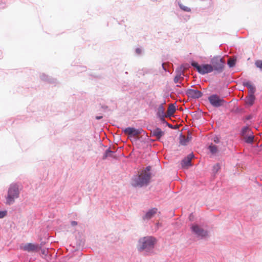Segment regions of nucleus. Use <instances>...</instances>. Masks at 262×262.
Here are the masks:
<instances>
[{
  "instance_id": "obj_10",
  "label": "nucleus",
  "mask_w": 262,
  "mask_h": 262,
  "mask_svg": "<svg viewBox=\"0 0 262 262\" xmlns=\"http://www.w3.org/2000/svg\"><path fill=\"white\" fill-rule=\"evenodd\" d=\"M194 155L193 154L188 155L185 159L182 161V167L183 168H188L189 166H191V161Z\"/></svg>"
},
{
  "instance_id": "obj_19",
  "label": "nucleus",
  "mask_w": 262,
  "mask_h": 262,
  "mask_svg": "<svg viewBox=\"0 0 262 262\" xmlns=\"http://www.w3.org/2000/svg\"><path fill=\"white\" fill-rule=\"evenodd\" d=\"M251 134H252L243 137L246 142L248 143H252L253 142L254 136Z\"/></svg>"
},
{
  "instance_id": "obj_29",
  "label": "nucleus",
  "mask_w": 262,
  "mask_h": 262,
  "mask_svg": "<svg viewBox=\"0 0 262 262\" xmlns=\"http://www.w3.org/2000/svg\"><path fill=\"white\" fill-rule=\"evenodd\" d=\"M71 225H72V226H76V225H77V223L76 221H72V222H71Z\"/></svg>"
},
{
  "instance_id": "obj_5",
  "label": "nucleus",
  "mask_w": 262,
  "mask_h": 262,
  "mask_svg": "<svg viewBox=\"0 0 262 262\" xmlns=\"http://www.w3.org/2000/svg\"><path fill=\"white\" fill-rule=\"evenodd\" d=\"M225 60L223 58L220 57H214L211 59L213 70H215L219 72H222L225 64Z\"/></svg>"
},
{
  "instance_id": "obj_4",
  "label": "nucleus",
  "mask_w": 262,
  "mask_h": 262,
  "mask_svg": "<svg viewBox=\"0 0 262 262\" xmlns=\"http://www.w3.org/2000/svg\"><path fill=\"white\" fill-rule=\"evenodd\" d=\"M191 65L196 71L200 74L204 75L208 73H210L213 71V67L211 65L208 64L199 65L196 62H192Z\"/></svg>"
},
{
  "instance_id": "obj_17",
  "label": "nucleus",
  "mask_w": 262,
  "mask_h": 262,
  "mask_svg": "<svg viewBox=\"0 0 262 262\" xmlns=\"http://www.w3.org/2000/svg\"><path fill=\"white\" fill-rule=\"evenodd\" d=\"M165 108L162 104L159 105L158 109V114L160 117L164 118V117H167L165 114Z\"/></svg>"
},
{
  "instance_id": "obj_15",
  "label": "nucleus",
  "mask_w": 262,
  "mask_h": 262,
  "mask_svg": "<svg viewBox=\"0 0 262 262\" xmlns=\"http://www.w3.org/2000/svg\"><path fill=\"white\" fill-rule=\"evenodd\" d=\"M255 99V98L254 95L249 94L248 96L245 99V103L251 106L254 103Z\"/></svg>"
},
{
  "instance_id": "obj_34",
  "label": "nucleus",
  "mask_w": 262,
  "mask_h": 262,
  "mask_svg": "<svg viewBox=\"0 0 262 262\" xmlns=\"http://www.w3.org/2000/svg\"><path fill=\"white\" fill-rule=\"evenodd\" d=\"M214 141L215 142H218V139L217 138H216V139H214Z\"/></svg>"
},
{
  "instance_id": "obj_12",
  "label": "nucleus",
  "mask_w": 262,
  "mask_h": 262,
  "mask_svg": "<svg viewBox=\"0 0 262 262\" xmlns=\"http://www.w3.org/2000/svg\"><path fill=\"white\" fill-rule=\"evenodd\" d=\"M244 85L246 86L249 90V94L254 95L256 89L255 86L250 81H246L244 83Z\"/></svg>"
},
{
  "instance_id": "obj_8",
  "label": "nucleus",
  "mask_w": 262,
  "mask_h": 262,
  "mask_svg": "<svg viewBox=\"0 0 262 262\" xmlns=\"http://www.w3.org/2000/svg\"><path fill=\"white\" fill-rule=\"evenodd\" d=\"M186 94L189 98L198 99L203 95L202 93L198 90L188 89L186 91Z\"/></svg>"
},
{
  "instance_id": "obj_32",
  "label": "nucleus",
  "mask_w": 262,
  "mask_h": 262,
  "mask_svg": "<svg viewBox=\"0 0 262 262\" xmlns=\"http://www.w3.org/2000/svg\"><path fill=\"white\" fill-rule=\"evenodd\" d=\"M219 168H220V167H219V165H218V164H217V165H216L214 166V169H216V170H217L218 169H219Z\"/></svg>"
},
{
  "instance_id": "obj_28",
  "label": "nucleus",
  "mask_w": 262,
  "mask_h": 262,
  "mask_svg": "<svg viewBox=\"0 0 262 262\" xmlns=\"http://www.w3.org/2000/svg\"><path fill=\"white\" fill-rule=\"evenodd\" d=\"M136 52L138 54H140L142 52V50L140 48H137L136 50Z\"/></svg>"
},
{
  "instance_id": "obj_20",
  "label": "nucleus",
  "mask_w": 262,
  "mask_h": 262,
  "mask_svg": "<svg viewBox=\"0 0 262 262\" xmlns=\"http://www.w3.org/2000/svg\"><path fill=\"white\" fill-rule=\"evenodd\" d=\"M208 148L210 150V151L212 154H216L217 151H218V149H217V147L215 146V145H210L209 147H208Z\"/></svg>"
},
{
  "instance_id": "obj_30",
  "label": "nucleus",
  "mask_w": 262,
  "mask_h": 262,
  "mask_svg": "<svg viewBox=\"0 0 262 262\" xmlns=\"http://www.w3.org/2000/svg\"><path fill=\"white\" fill-rule=\"evenodd\" d=\"M191 137L190 135H188V136H187V139H186L187 140V142L190 140H191Z\"/></svg>"
},
{
  "instance_id": "obj_26",
  "label": "nucleus",
  "mask_w": 262,
  "mask_h": 262,
  "mask_svg": "<svg viewBox=\"0 0 262 262\" xmlns=\"http://www.w3.org/2000/svg\"><path fill=\"white\" fill-rule=\"evenodd\" d=\"M6 215V212L5 211H0V219L3 218Z\"/></svg>"
},
{
  "instance_id": "obj_13",
  "label": "nucleus",
  "mask_w": 262,
  "mask_h": 262,
  "mask_svg": "<svg viewBox=\"0 0 262 262\" xmlns=\"http://www.w3.org/2000/svg\"><path fill=\"white\" fill-rule=\"evenodd\" d=\"M157 209L156 208H153L149 210L143 217L144 220H149L151 219L154 215H155L157 212Z\"/></svg>"
},
{
  "instance_id": "obj_16",
  "label": "nucleus",
  "mask_w": 262,
  "mask_h": 262,
  "mask_svg": "<svg viewBox=\"0 0 262 262\" xmlns=\"http://www.w3.org/2000/svg\"><path fill=\"white\" fill-rule=\"evenodd\" d=\"M176 111V107L174 104H170L168 108V110L167 111V115L166 116L168 117H170L172 116Z\"/></svg>"
},
{
  "instance_id": "obj_1",
  "label": "nucleus",
  "mask_w": 262,
  "mask_h": 262,
  "mask_svg": "<svg viewBox=\"0 0 262 262\" xmlns=\"http://www.w3.org/2000/svg\"><path fill=\"white\" fill-rule=\"evenodd\" d=\"M151 169L150 166H147L133 181V185L135 187H142L147 185L150 180L151 174L149 172Z\"/></svg>"
},
{
  "instance_id": "obj_11",
  "label": "nucleus",
  "mask_w": 262,
  "mask_h": 262,
  "mask_svg": "<svg viewBox=\"0 0 262 262\" xmlns=\"http://www.w3.org/2000/svg\"><path fill=\"white\" fill-rule=\"evenodd\" d=\"M125 134L130 136H137L140 134L139 130L133 127H127L123 130Z\"/></svg>"
},
{
  "instance_id": "obj_18",
  "label": "nucleus",
  "mask_w": 262,
  "mask_h": 262,
  "mask_svg": "<svg viewBox=\"0 0 262 262\" xmlns=\"http://www.w3.org/2000/svg\"><path fill=\"white\" fill-rule=\"evenodd\" d=\"M252 134V132L251 129L247 126L244 127L243 128L242 130V136L243 137H244L247 135H249L250 134Z\"/></svg>"
},
{
  "instance_id": "obj_2",
  "label": "nucleus",
  "mask_w": 262,
  "mask_h": 262,
  "mask_svg": "<svg viewBox=\"0 0 262 262\" xmlns=\"http://www.w3.org/2000/svg\"><path fill=\"white\" fill-rule=\"evenodd\" d=\"M156 242V239L152 236H147L141 238L139 241V245L138 247V250L140 251L143 250L149 251L154 248Z\"/></svg>"
},
{
  "instance_id": "obj_7",
  "label": "nucleus",
  "mask_w": 262,
  "mask_h": 262,
  "mask_svg": "<svg viewBox=\"0 0 262 262\" xmlns=\"http://www.w3.org/2000/svg\"><path fill=\"white\" fill-rule=\"evenodd\" d=\"M191 229L192 231L198 236L203 237L207 235V232L197 225H192L191 227Z\"/></svg>"
},
{
  "instance_id": "obj_9",
  "label": "nucleus",
  "mask_w": 262,
  "mask_h": 262,
  "mask_svg": "<svg viewBox=\"0 0 262 262\" xmlns=\"http://www.w3.org/2000/svg\"><path fill=\"white\" fill-rule=\"evenodd\" d=\"M20 248L24 251H26L28 252H34L38 251L39 249H40V247L37 244L28 243L24 246H21Z\"/></svg>"
},
{
  "instance_id": "obj_21",
  "label": "nucleus",
  "mask_w": 262,
  "mask_h": 262,
  "mask_svg": "<svg viewBox=\"0 0 262 262\" xmlns=\"http://www.w3.org/2000/svg\"><path fill=\"white\" fill-rule=\"evenodd\" d=\"M236 62V59L234 58H229L228 61V64L230 67H233L235 66Z\"/></svg>"
},
{
  "instance_id": "obj_25",
  "label": "nucleus",
  "mask_w": 262,
  "mask_h": 262,
  "mask_svg": "<svg viewBox=\"0 0 262 262\" xmlns=\"http://www.w3.org/2000/svg\"><path fill=\"white\" fill-rule=\"evenodd\" d=\"M183 78V77H181V74L177 75L174 78V82L176 83H178L181 79Z\"/></svg>"
},
{
  "instance_id": "obj_27",
  "label": "nucleus",
  "mask_w": 262,
  "mask_h": 262,
  "mask_svg": "<svg viewBox=\"0 0 262 262\" xmlns=\"http://www.w3.org/2000/svg\"><path fill=\"white\" fill-rule=\"evenodd\" d=\"M48 253V250L46 249H41V253L42 255H46Z\"/></svg>"
},
{
  "instance_id": "obj_3",
  "label": "nucleus",
  "mask_w": 262,
  "mask_h": 262,
  "mask_svg": "<svg viewBox=\"0 0 262 262\" xmlns=\"http://www.w3.org/2000/svg\"><path fill=\"white\" fill-rule=\"evenodd\" d=\"M19 195V187L18 185L13 184L10 185L6 197V204L11 205L13 204L15 199L18 198Z\"/></svg>"
},
{
  "instance_id": "obj_14",
  "label": "nucleus",
  "mask_w": 262,
  "mask_h": 262,
  "mask_svg": "<svg viewBox=\"0 0 262 262\" xmlns=\"http://www.w3.org/2000/svg\"><path fill=\"white\" fill-rule=\"evenodd\" d=\"M152 133L153 136L156 137L158 139H160L164 135V132L159 128L154 129Z\"/></svg>"
},
{
  "instance_id": "obj_22",
  "label": "nucleus",
  "mask_w": 262,
  "mask_h": 262,
  "mask_svg": "<svg viewBox=\"0 0 262 262\" xmlns=\"http://www.w3.org/2000/svg\"><path fill=\"white\" fill-rule=\"evenodd\" d=\"M180 143L182 145H186L187 143V140L185 139V137L181 136L180 139Z\"/></svg>"
},
{
  "instance_id": "obj_24",
  "label": "nucleus",
  "mask_w": 262,
  "mask_h": 262,
  "mask_svg": "<svg viewBox=\"0 0 262 262\" xmlns=\"http://www.w3.org/2000/svg\"><path fill=\"white\" fill-rule=\"evenodd\" d=\"M256 66L262 70V60H257L255 63Z\"/></svg>"
},
{
  "instance_id": "obj_6",
  "label": "nucleus",
  "mask_w": 262,
  "mask_h": 262,
  "mask_svg": "<svg viewBox=\"0 0 262 262\" xmlns=\"http://www.w3.org/2000/svg\"><path fill=\"white\" fill-rule=\"evenodd\" d=\"M208 100L210 104L214 107H218L222 106L226 101L216 95H212L208 97Z\"/></svg>"
},
{
  "instance_id": "obj_23",
  "label": "nucleus",
  "mask_w": 262,
  "mask_h": 262,
  "mask_svg": "<svg viewBox=\"0 0 262 262\" xmlns=\"http://www.w3.org/2000/svg\"><path fill=\"white\" fill-rule=\"evenodd\" d=\"M113 154V152L110 150H107L104 155V158H106L108 157H111Z\"/></svg>"
},
{
  "instance_id": "obj_31",
  "label": "nucleus",
  "mask_w": 262,
  "mask_h": 262,
  "mask_svg": "<svg viewBox=\"0 0 262 262\" xmlns=\"http://www.w3.org/2000/svg\"><path fill=\"white\" fill-rule=\"evenodd\" d=\"M103 118V117L102 116H96V119H97V120H99V119H101Z\"/></svg>"
},
{
  "instance_id": "obj_33",
  "label": "nucleus",
  "mask_w": 262,
  "mask_h": 262,
  "mask_svg": "<svg viewBox=\"0 0 262 262\" xmlns=\"http://www.w3.org/2000/svg\"><path fill=\"white\" fill-rule=\"evenodd\" d=\"M167 125H168V126L170 128H173V127H172V125H171V124H167Z\"/></svg>"
}]
</instances>
